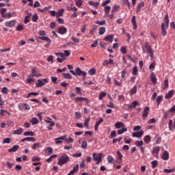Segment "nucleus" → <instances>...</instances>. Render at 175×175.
<instances>
[{
	"label": "nucleus",
	"instance_id": "f257e3e1",
	"mask_svg": "<svg viewBox=\"0 0 175 175\" xmlns=\"http://www.w3.org/2000/svg\"><path fill=\"white\" fill-rule=\"evenodd\" d=\"M68 162H69V156L64 154L59 159L57 165L62 166V165H65V163H68Z\"/></svg>",
	"mask_w": 175,
	"mask_h": 175
},
{
	"label": "nucleus",
	"instance_id": "f03ea898",
	"mask_svg": "<svg viewBox=\"0 0 175 175\" xmlns=\"http://www.w3.org/2000/svg\"><path fill=\"white\" fill-rule=\"evenodd\" d=\"M93 160L96 162V165L98 163H100V161H102V157H103V154L102 153H95L94 152L92 154Z\"/></svg>",
	"mask_w": 175,
	"mask_h": 175
},
{
	"label": "nucleus",
	"instance_id": "7ed1b4c3",
	"mask_svg": "<svg viewBox=\"0 0 175 175\" xmlns=\"http://www.w3.org/2000/svg\"><path fill=\"white\" fill-rule=\"evenodd\" d=\"M75 75L76 76H82L83 77V80H85V76H87V72H83L80 68H77L75 69Z\"/></svg>",
	"mask_w": 175,
	"mask_h": 175
},
{
	"label": "nucleus",
	"instance_id": "20e7f679",
	"mask_svg": "<svg viewBox=\"0 0 175 175\" xmlns=\"http://www.w3.org/2000/svg\"><path fill=\"white\" fill-rule=\"evenodd\" d=\"M46 83H49L47 79H42V80L38 79V83H36V87H38V88H41V87H43Z\"/></svg>",
	"mask_w": 175,
	"mask_h": 175
},
{
	"label": "nucleus",
	"instance_id": "39448f33",
	"mask_svg": "<svg viewBox=\"0 0 175 175\" xmlns=\"http://www.w3.org/2000/svg\"><path fill=\"white\" fill-rule=\"evenodd\" d=\"M40 76H42V75L39 73V71L36 70L35 68H33L31 70V77H39Z\"/></svg>",
	"mask_w": 175,
	"mask_h": 175
},
{
	"label": "nucleus",
	"instance_id": "423d86ee",
	"mask_svg": "<svg viewBox=\"0 0 175 175\" xmlns=\"http://www.w3.org/2000/svg\"><path fill=\"white\" fill-rule=\"evenodd\" d=\"M109 65H114V60L113 59H109V60L105 59L103 62V66H109Z\"/></svg>",
	"mask_w": 175,
	"mask_h": 175
},
{
	"label": "nucleus",
	"instance_id": "0eeeda50",
	"mask_svg": "<svg viewBox=\"0 0 175 175\" xmlns=\"http://www.w3.org/2000/svg\"><path fill=\"white\" fill-rule=\"evenodd\" d=\"M150 113V107H146L144 109V112H143V115H142V118L144 120H145V118H147V117H148V113Z\"/></svg>",
	"mask_w": 175,
	"mask_h": 175
},
{
	"label": "nucleus",
	"instance_id": "6e6552de",
	"mask_svg": "<svg viewBox=\"0 0 175 175\" xmlns=\"http://www.w3.org/2000/svg\"><path fill=\"white\" fill-rule=\"evenodd\" d=\"M65 139H66V135L62 136L59 138H55V144H61L63 143L62 141L65 140Z\"/></svg>",
	"mask_w": 175,
	"mask_h": 175
},
{
	"label": "nucleus",
	"instance_id": "1a4fd4ad",
	"mask_svg": "<svg viewBox=\"0 0 175 175\" xmlns=\"http://www.w3.org/2000/svg\"><path fill=\"white\" fill-rule=\"evenodd\" d=\"M58 32L60 33V35H65V33L68 32V29H66V27L64 26L60 27L58 28Z\"/></svg>",
	"mask_w": 175,
	"mask_h": 175
},
{
	"label": "nucleus",
	"instance_id": "9d476101",
	"mask_svg": "<svg viewBox=\"0 0 175 175\" xmlns=\"http://www.w3.org/2000/svg\"><path fill=\"white\" fill-rule=\"evenodd\" d=\"M77 172H79V164H76L75 167H73V169L67 175H73Z\"/></svg>",
	"mask_w": 175,
	"mask_h": 175
},
{
	"label": "nucleus",
	"instance_id": "9b49d317",
	"mask_svg": "<svg viewBox=\"0 0 175 175\" xmlns=\"http://www.w3.org/2000/svg\"><path fill=\"white\" fill-rule=\"evenodd\" d=\"M144 135V131H140L133 133V137H142Z\"/></svg>",
	"mask_w": 175,
	"mask_h": 175
},
{
	"label": "nucleus",
	"instance_id": "f8f14e48",
	"mask_svg": "<svg viewBox=\"0 0 175 175\" xmlns=\"http://www.w3.org/2000/svg\"><path fill=\"white\" fill-rule=\"evenodd\" d=\"M21 142L22 143H24V142H36V139H35V137H25V138L22 139L21 140Z\"/></svg>",
	"mask_w": 175,
	"mask_h": 175
},
{
	"label": "nucleus",
	"instance_id": "ddd939ff",
	"mask_svg": "<svg viewBox=\"0 0 175 175\" xmlns=\"http://www.w3.org/2000/svg\"><path fill=\"white\" fill-rule=\"evenodd\" d=\"M161 159L163 161H169V152L165 150L163 155L161 156Z\"/></svg>",
	"mask_w": 175,
	"mask_h": 175
},
{
	"label": "nucleus",
	"instance_id": "4468645a",
	"mask_svg": "<svg viewBox=\"0 0 175 175\" xmlns=\"http://www.w3.org/2000/svg\"><path fill=\"white\" fill-rule=\"evenodd\" d=\"M174 95V90H170L167 92V94L165 96V99H170Z\"/></svg>",
	"mask_w": 175,
	"mask_h": 175
},
{
	"label": "nucleus",
	"instance_id": "2eb2a0df",
	"mask_svg": "<svg viewBox=\"0 0 175 175\" xmlns=\"http://www.w3.org/2000/svg\"><path fill=\"white\" fill-rule=\"evenodd\" d=\"M131 23L133 24V29H136V28H137V24L136 23V16H133L131 18Z\"/></svg>",
	"mask_w": 175,
	"mask_h": 175
},
{
	"label": "nucleus",
	"instance_id": "dca6fc26",
	"mask_svg": "<svg viewBox=\"0 0 175 175\" xmlns=\"http://www.w3.org/2000/svg\"><path fill=\"white\" fill-rule=\"evenodd\" d=\"M14 24H16V21H10L5 22V27H14Z\"/></svg>",
	"mask_w": 175,
	"mask_h": 175
},
{
	"label": "nucleus",
	"instance_id": "f3484780",
	"mask_svg": "<svg viewBox=\"0 0 175 175\" xmlns=\"http://www.w3.org/2000/svg\"><path fill=\"white\" fill-rule=\"evenodd\" d=\"M20 148V146L18 145H14L11 148L8 149V152H16Z\"/></svg>",
	"mask_w": 175,
	"mask_h": 175
},
{
	"label": "nucleus",
	"instance_id": "a211bd4d",
	"mask_svg": "<svg viewBox=\"0 0 175 175\" xmlns=\"http://www.w3.org/2000/svg\"><path fill=\"white\" fill-rule=\"evenodd\" d=\"M159 151H161V148L159 146H154L152 148V154L155 155V154H159Z\"/></svg>",
	"mask_w": 175,
	"mask_h": 175
},
{
	"label": "nucleus",
	"instance_id": "6ab92c4d",
	"mask_svg": "<svg viewBox=\"0 0 175 175\" xmlns=\"http://www.w3.org/2000/svg\"><path fill=\"white\" fill-rule=\"evenodd\" d=\"M115 126L117 129H121V128H125V124L122 122H118L115 124Z\"/></svg>",
	"mask_w": 175,
	"mask_h": 175
},
{
	"label": "nucleus",
	"instance_id": "aec40b11",
	"mask_svg": "<svg viewBox=\"0 0 175 175\" xmlns=\"http://www.w3.org/2000/svg\"><path fill=\"white\" fill-rule=\"evenodd\" d=\"M142 8H144V1H141L139 3H138L137 8H136V12L139 13L140 12V9Z\"/></svg>",
	"mask_w": 175,
	"mask_h": 175
},
{
	"label": "nucleus",
	"instance_id": "412c9836",
	"mask_svg": "<svg viewBox=\"0 0 175 175\" xmlns=\"http://www.w3.org/2000/svg\"><path fill=\"white\" fill-rule=\"evenodd\" d=\"M75 100H77V102H84L85 100L87 103H90V100L84 97H77L75 98Z\"/></svg>",
	"mask_w": 175,
	"mask_h": 175
},
{
	"label": "nucleus",
	"instance_id": "4be33fe9",
	"mask_svg": "<svg viewBox=\"0 0 175 175\" xmlns=\"http://www.w3.org/2000/svg\"><path fill=\"white\" fill-rule=\"evenodd\" d=\"M39 39L40 40H45V42H47L48 44H51V40L47 36L39 37Z\"/></svg>",
	"mask_w": 175,
	"mask_h": 175
},
{
	"label": "nucleus",
	"instance_id": "5701e85b",
	"mask_svg": "<svg viewBox=\"0 0 175 175\" xmlns=\"http://www.w3.org/2000/svg\"><path fill=\"white\" fill-rule=\"evenodd\" d=\"M145 49L148 53L152 51V48H151V46H150V44L147 42H145Z\"/></svg>",
	"mask_w": 175,
	"mask_h": 175
},
{
	"label": "nucleus",
	"instance_id": "b1692460",
	"mask_svg": "<svg viewBox=\"0 0 175 175\" xmlns=\"http://www.w3.org/2000/svg\"><path fill=\"white\" fill-rule=\"evenodd\" d=\"M161 33L163 36H166V33H167V32L166 31V29L165 28V23H161Z\"/></svg>",
	"mask_w": 175,
	"mask_h": 175
},
{
	"label": "nucleus",
	"instance_id": "393cba45",
	"mask_svg": "<svg viewBox=\"0 0 175 175\" xmlns=\"http://www.w3.org/2000/svg\"><path fill=\"white\" fill-rule=\"evenodd\" d=\"M89 5H90V6H93L96 9H98V6H99L100 3L99 2L89 1Z\"/></svg>",
	"mask_w": 175,
	"mask_h": 175
},
{
	"label": "nucleus",
	"instance_id": "a878e982",
	"mask_svg": "<svg viewBox=\"0 0 175 175\" xmlns=\"http://www.w3.org/2000/svg\"><path fill=\"white\" fill-rule=\"evenodd\" d=\"M113 38L114 36L111 34L105 37L104 40H105L106 42H113Z\"/></svg>",
	"mask_w": 175,
	"mask_h": 175
},
{
	"label": "nucleus",
	"instance_id": "bb28decb",
	"mask_svg": "<svg viewBox=\"0 0 175 175\" xmlns=\"http://www.w3.org/2000/svg\"><path fill=\"white\" fill-rule=\"evenodd\" d=\"M162 100H163V96H159L157 98L156 102L157 103V106H159V105H161V103H162Z\"/></svg>",
	"mask_w": 175,
	"mask_h": 175
},
{
	"label": "nucleus",
	"instance_id": "cd10ccee",
	"mask_svg": "<svg viewBox=\"0 0 175 175\" xmlns=\"http://www.w3.org/2000/svg\"><path fill=\"white\" fill-rule=\"evenodd\" d=\"M164 21L165 23V27L166 28H169V14H165L164 18Z\"/></svg>",
	"mask_w": 175,
	"mask_h": 175
},
{
	"label": "nucleus",
	"instance_id": "c85d7f7f",
	"mask_svg": "<svg viewBox=\"0 0 175 175\" xmlns=\"http://www.w3.org/2000/svg\"><path fill=\"white\" fill-rule=\"evenodd\" d=\"M137 92V86H134L131 90H130V95L132 96V95H135Z\"/></svg>",
	"mask_w": 175,
	"mask_h": 175
},
{
	"label": "nucleus",
	"instance_id": "c756f323",
	"mask_svg": "<svg viewBox=\"0 0 175 175\" xmlns=\"http://www.w3.org/2000/svg\"><path fill=\"white\" fill-rule=\"evenodd\" d=\"M22 109H25V110H31V106L27 103H23L21 105Z\"/></svg>",
	"mask_w": 175,
	"mask_h": 175
},
{
	"label": "nucleus",
	"instance_id": "7c9ffc66",
	"mask_svg": "<svg viewBox=\"0 0 175 175\" xmlns=\"http://www.w3.org/2000/svg\"><path fill=\"white\" fill-rule=\"evenodd\" d=\"M106 32V28L105 27H101L98 28L99 35H103Z\"/></svg>",
	"mask_w": 175,
	"mask_h": 175
},
{
	"label": "nucleus",
	"instance_id": "2f4dec72",
	"mask_svg": "<svg viewBox=\"0 0 175 175\" xmlns=\"http://www.w3.org/2000/svg\"><path fill=\"white\" fill-rule=\"evenodd\" d=\"M23 131L24 130L23 129V128H19L18 129L14 131L13 132V134L14 135H21V133H23Z\"/></svg>",
	"mask_w": 175,
	"mask_h": 175
},
{
	"label": "nucleus",
	"instance_id": "473e14b6",
	"mask_svg": "<svg viewBox=\"0 0 175 175\" xmlns=\"http://www.w3.org/2000/svg\"><path fill=\"white\" fill-rule=\"evenodd\" d=\"M31 124H32V125H36L38 124H39V120H38V118H33L31 120H30Z\"/></svg>",
	"mask_w": 175,
	"mask_h": 175
},
{
	"label": "nucleus",
	"instance_id": "72a5a7b5",
	"mask_svg": "<svg viewBox=\"0 0 175 175\" xmlns=\"http://www.w3.org/2000/svg\"><path fill=\"white\" fill-rule=\"evenodd\" d=\"M106 95H107V94L106 92H101L98 96L99 100H102L103 99V98H105V96H106Z\"/></svg>",
	"mask_w": 175,
	"mask_h": 175
},
{
	"label": "nucleus",
	"instance_id": "f704fd0d",
	"mask_svg": "<svg viewBox=\"0 0 175 175\" xmlns=\"http://www.w3.org/2000/svg\"><path fill=\"white\" fill-rule=\"evenodd\" d=\"M144 142L146 143V144H148V143H150V142H151V136L146 135L144 137Z\"/></svg>",
	"mask_w": 175,
	"mask_h": 175
},
{
	"label": "nucleus",
	"instance_id": "c9c22d12",
	"mask_svg": "<svg viewBox=\"0 0 175 175\" xmlns=\"http://www.w3.org/2000/svg\"><path fill=\"white\" fill-rule=\"evenodd\" d=\"M13 14H12L10 12L8 13H5L4 14L2 17L3 18H10L11 17H12Z\"/></svg>",
	"mask_w": 175,
	"mask_h": 175
},
{
	"label": "nucleus",
	"instance_id": "e433bc0d",
	"mask_svg": "<svg viewBox=\"0 0 175 175\" xmlns=\"http://www.w3.org/2000/svg\"><path fill=\"white\" fill-rule=\"evenodd\" d=\"M173 120H170L168 122V128L170 131H173Z\"/></svg>",
	"mask_w": 175,
	"mask_h": 175
},
{
	"label": "nucleus",
	"instance_id": "4c0bfd02",
	"mask_svg": "<svg viewBox=\"0 0 175 175\" xmlns=\"http://www.w3.org/2000/svg\"><path fill=\"white\" fill-rule=\"evenodd\" d=\"M24 136H33L35 133L33 131H26L23 133Z\"/></svg>",
	"mask_w": 175,
	"mask_h": 175
},
{
	"label": "nucleus",
	"instance_id": "58836bf2",
	"mask_svg": "<svg viewBox=\"0 0 175 175\" xmlns=\"http://www.w3.org/2000/svg\"><path fill=\"white\" fill-rule=\"evenodd\" d=\"M64 14V9H62L60 10H59L57 13H56V17H62V16H63Z\"/></svg>",
	"mask_w": 175,
	"mask_h": 175
},
{
	"label": "nucleus",
	"instance_id": "ea45409f",
	"mask_svg": "<svg viewBox=\"0 0 175 175\" xmlns=\"http://www.w3.org/2000/svg\"><path fill=\"white\" fill-rule=\"evenodd\" d=\"M95 24L98 25H105L106 24V21L105 19L102 20L101 21H97L95 22Z\"/></svg>",
	"mask_w": 175,
	"mask_h": 175
},
{
	"label": "nucleus",
	"instance_id": "a19ab883",
	"mask_svg": "<svg viewBox=\"0 0 175 175\" xmlns=\"http://www.w3.org/2000/svg\"><path fill=\"white\" fill-rule=\"evenodd\" d=\"M175 171V168H172V169H164L163 172L164 173H174V172Z\"/></svg>",
	"mask_w": 175,
	"mask_h": 175
},
{
	"label": "nucleus",
	"instance_id": "79ce46f5",
	"mask_svg": "<svg viewBox=\"0 0 175 175\" xmlns=\"http://www.w3.org/2000/svg\"><path fill=\"white\" fill-rule=\"evenodd\" d=\"M151 81L153 83V84H156V83H157V77L154 75V73H152Z\"/></svg>",
	"mask_w": 175,
	"mask_h": 175
},
{
	"label": "nucleus",
	"instance_id": "37998d69",
	"mask_svg": "<svg viewBox=\"0 0 175 175\" xmlns=\"http://www.w3.org/2000/svg\"><path fill=\"white\" fill-rule=\"evenodd\" d=\"M128 129L126 128H122V129L118 130V135H122L124 132H126Z\"/></svg>",
	"mask_w": 175,
	"mask_h": 175
},
{
	"label": "nucleus",
	"instance_id": "c03bdc74",
	"mask_svg": "<svg viewBox=\"0 0 175 175\" xmlns=\"http://www.w3.org/2000/svg\"><path fill=\"white\" fill-rule=\"evenodd\" d=\"M62 75H64V77L65 78V79H68V80H70V79H72V75H70V74H69V73H62Z\"/></svg>",
	"mask_w": 175,
	"mask_h": 175
},
{
	"label": "nucleus",
	"instance_id": "a18cd8bd",
	"mask_svg": "<svg viewBox=\"0 0 175 175\" xmlns=\"http://www.w3.org/2000/svg\"><path fill=\"white\" fill-rule=\"evenodd\" d=\"M107 161L109 163H114V158L111 155L107 157Z\"/></svg>",
	"mask_w": 175,
	"mask_h": 175
},
{
	"label": "nucleus",
	"instance_id": "49530a36",
	"mask_svg": "<svg viewBox=\"0 0 175 175\" xmlns=\"http://www.w3.org/2000/svg\"><path fill=\"white\" fill-rule=\"evenodd\" d=\"M88 73L90 76H94V75L96 73V70H95V68H92L88 71Z\"/></svg>",
	"mask_w": 175,
	"mask_h": 175
},
{
	"label": "nucleus",
	"instance_id": "de8ad7c7",
	"mask_svg": "<svg viewBox=\"0 0 175 175\" xmlns=\"http://www.w3.org/2000/svg\"><path fill=\"white\" fill-rule=\"evenodd\" d=\"M111 8L110 6H105V14H109L110 13Z\"/></svg>",
	"mask_w": 175,
	"mask_h": 175
},
{
	"label": "nucleus",
	"instance_id": "09e8293b",
	"mask_svg": "<svg viewBox=\"0 0 175 175\" xmlns=\"http://www.w3.org/2000/svg\"><path fill=\"white\" fill-rule=\"evenodd\" d=\"M123 5L128 6L129 9H131V3L129 2V0H124Z\"/></svg>",
	"mask_w": 175,
	"mask_h": 175
},
{
	"label": "nucleus",
	"instance_id": "8fccbe9b",
	"mask_svg": "<svg viewBox=\"0 0 175 175\" xmlns=\"http://www.w3.org/2000/svg\"><path fill=\"white\" fill-rule=\"evenodd\" d=\"M32 95L33 96H37V95H39V93L31 92L27 94V98H30L31 96H32Z\"/></svg>",
	"mask_w": 175,
	"mask_h": 175
},
{
	"label": "nucleus",
	"instance_id": "3c124183",
	"mask_svg": "<svg viewBox=\"0 0 175 175\" xmlns=\"http://www.w3.org/2000/svg\"><path fill=\"white\" fill-rule=\"evenodd\" d=\"M152 167V169H155L156 166H158V161L154 160L151 162Z\"/></svg>",
	"mask_w": 175,
	"mask_h": 175
},
{
	"label": "nucleus",
	"instance_id": "603ef678",
	"mask_svg": "<svg viewBox=\"0 0 175 175\" xmlns=\"http://www.w3.org/2000/svg\"><path fill=\"white\" fill-rule=\"evenodd\" d=\"M87 146H88L87 141L85 140L83 141L81 143V148H84V150H86Z\"/></svg>",
	"mask_w": 175,
	"mask_h": 175
},
{
	"label": "nucleus",
	"instance_id": "864d4df0",
	"mask_svg": "<svg viewBox=\"0 0 175 175\" xmlns=\"http://www.w3.org/2000/svg\"><path fill=\"white\" fill-rule=\"evenodd\" d=\"M89 124H90V118H88L85 119L83 125L84 126H85V128H88Z\"/></svg>",
	"mask_w": 175,
	"mask_h": 175
},
{
	"label": "nucleus",
	"instance_id": "5fc2aeb1",
	"mask_svg": "<svg viewBox=\"0 0 175 175\" xmlns=\"http://www.w3.org/2000/svg\"><path fill=\"white\" fill-rule=\"evenodd\" d=\"M120 51L122 54H126V46H122L120 49Z\"/></svg>",
	"mask_w": 175,
	"mask_h": 175
},
{
	"label": "nucleus",
	"instance_id": "6e6d98bb",
	"mask_svg": "<svg viewBox=\"0 0 175 175\" xmlns=\"http://www.w3.org/2000/svg\"><path fill=\"white\" fill-rule=\"evenodd\" d=\"M53 158H57V154H53L51 156L49 159H46V162L48 163H50V162H51V160L53 159Z\"/></svg>",
	"mask_w": 175,
	"mask_h": 175
},
{
	"label": "nucleus",
	"instance_id": "4d7b16f0",
	"mask_svg": "<svg viewBox=\"0 0 175 175\" xmlns=\"http://www.w3.org/2000/svg\"><path fill=\"white\" fill-rule=\"evenodd\" d=\"M45 151L48 154V155H51V154H53V148H46Z\"/></svg>",
	"mask_w": 175,
	"mask_h": 175
},
{
	"label": "nucleus",
	"instance_id": "13d9d810",
	"mask_svg": "<svg viewBox=\"0 0 175 175\" xmlns=\"http://www.w3.org/2000/svg\"><path fill=\"white\" fill-rule=\"evenodd\" d=\"M10 140L11 139L8 137V138H5L3 140V144H9L10 143Z\"/></svg>",
	"mask_w": 175,
	"mask_h": 175
},
{
	"label": "nucleus",
	"instance_id": "bf43d9fd",
	"mask_svg": "<svg viewBox=\"0 0 175 175\" xmlns=\"http://www.w3.org/2000/svg\"><path fill=\"white\" fill-rule=\"evenodd\" d=\"M132 75L133 76H136V75H137V66H134L133 68V72H132Z\"/></svg>",
	"mask_w": 175,
	"mask_h": 175
},
{
	"label": "nucleus",
	"instance_id": "052dcab7",
	"mask_svg": "<svg viewBox=\"0 0 175 175\" xmlns=\"http://www.w3.org/2000/svg\"><path fill=\"white\" fill-rule=\"evenodd\" d=\"M38 18H39V16H38V14H36L32 16V21H33V23H36Z\"/></svg>",
	"mask_w": 175,
	"mask_h": 175
},
{
	"label": "nucleus",
	"instance_id": "680f3d73",
	"mask_svg": "<svg viewBox=\"0 0 175 175\" xmlns=\"http://www.w3.org/2000/svg\"><path fill=\"white\" fill-rule=\"evenodd\" d=\"M110 137H111V139H113L114 137H117V131H112L111 133Z\"/></svg>",
	"mask_w": 175,
	"mask_h": 175
},
{
	"label": "nucleus",
	"instance_id": "e2e57ef3",
	"mask_svg": "<svg viewBox=\"0 0 175 175\" xmlns=\"http://www.w3.org/2000/svg\"><path fill=\"white\" fill-rule=\"evenodd\" d=\"M24 28V26L21 24H18L16 26V31H23V29Z\"/></svg>",
	"mask_w": 175,
	"mask_h": 175
},
{
	"label": "nucleus",
	"instance_id": "0e129e2a",
	"mask_svg": "<svg viewBox=\"0 0 175 175\" xmlns=\"http://www.w3.org/2000/svg\"><path fill=\"white\" fill-rule=\"evenodd\" d=\"M167 87H169V81L167 79H165L164 82L163 90H166Z\"/></svg>",
	"mask_w": 175,
	"mask_h": 175
},
{
	"label": "nucleus",
	"instance_id": "69168bd1",
	"mask_svg": "<svg viewBox=\"0 0 175 175\" xmlns=\"http://www.w3.org/2000/svg\"><path fill=\"white\" fill-rule=\"evenodd\" d=\"M122 140V137H120L119 138H115L113 139L112 143L114 144V143H117V142H121Z\"/></svg>",
	"mask_w": 175,
	"mask_h": 175
},
{
	"label": "nucleus",
	"instance_id": "338daca9",
	"mask_svg": "<svg viewBox=\"0 0 175 175\" xmlns=\"http://www.w3.org/2000/svg\"><path fill=\"white\" fill-rule=\"evenodd\" d=\"M169 111L164 112V114L163 116V118H164V120H167V117H169Z\"/></svg>",
	"mask_w": 175,
	"mask_h": 175
},
{
	"label": "nucleus",
	"instance_id": "774afa93",
	"mask_svg": "<svg viewBox=\"0 0 175 175\" xmlns=\"http://www.w3.org/2000/svg\"><path fill=\"white\" fill-rule=\"evenodd\" d=\"M68 10H72L73 12H77V8L76 7H68L67 8Z\"/></svg>",
	"mask_w": 175,
	"mask_h": 175
}]
</instances>
